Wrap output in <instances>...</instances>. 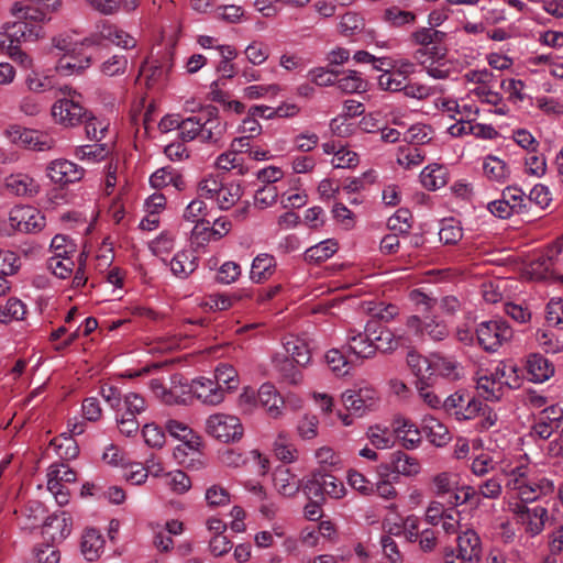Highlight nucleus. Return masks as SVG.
<instances>
[{
  "label": "nucleus",
  "instance_id": "obj_1",
  "mask_svg": "<svg viewBox=\"0 0 563 563\" xmlns=\"http://www.w3.org/2000/svg\"><path fill=\"white\" fill-rule=\"evenodd\" d=\"M446 33L434 27H419L411 33V41L420 47L413 52L415 62L422 66L433 79H448L452 75V63L446 59L444 45Z\"/></svg>",
  "mask_w": 563,
  "mask_h": 563
},
{
  "label": "nucleus",
  "instance_id": "obj_2",
  "mask_svg": "<svg viewBox=\"0 0 563 563\" xmlns=\"http://www.w3.org/2000/svg\"><path fill=\"white\" fill-rule=\"evenodd\" d=\"M53 46L60 54L55 64V70L63 76L79 74L91 64V58L82 54L81 40H75L70 35H59L53 38Z\"/></svg>",
  "mask_w": 563,
  "mask_h": 563
},
{
  "label": "nucleus",
  "instance_id": "obj_3",
  "mask_svg": "<svg viewBox=\"0 0 563 563\" xmlns=\"http://www.w3.org/2000/svg\"><path fill=\"white\" fill-rule=\"evenodd\" d=\"M177 384L181 387V394L192 393L199 400L206 405L217 406L224 399L225 390L219 386L216 380L207 377H198L192 379L190 384L183 383V377H172V390L164 393L163 400L170 402V396L176 393Z\"/></svg>",
  "mask_w": 563,
  "mask_h": 563
},
{
  "label": "nucleus",
  "instance_id": "obj_4",
  "mask_svg": "<svg viewBox=\"0 0 563 563\" xmlns=\"http://www.w3.org/2000/svg\"><path fill=\"white\" fill-rule=\"evenodd\" d=\"M509 510L515 522L530 538L541 534L550 518L548 509L541 505L528 506L523 503H514L509 505Z\"/></svg>",
  "mask_w": 563,
  "mask_h": 563
},
{
  "label": "nucleus",
  "instance_id": "obj_5",
  "mask_svg": "<svg viewBox=\"0 0 563 563\" xmlns=\"http://www.w3.org/2000/svg\"><path fill=\"white\" fill-rule=\"evenodd\" d=\"M86 258L87 256L84 252L70 256H62L60 253H57V255L48 258L47 268L60 279H66L74 274L71 287L80 288L87 283L85 273Z\"/></svg>",
  "mask_w": 563,
  "mask_h": 563
},
{
  "label": "nucleus",
  "instance_id": "obj_6",
  "mask_svg": "<svg viewBox=\"0 0 563 563\" xmlns=\"http://www.w3.org/2000/svg\"><path fill=\"white\" fill-rule=\"evenodd\" d=\"M478 344L487 352H496L512 338L511 327L501 318L478 323L476 331Z\"/></svg>",
  "mask_w": 563,
  "mask_h": 563
},
{
  "label": "nucleus",
  "instance_id": "obj_7",
  "mask_svg": "<svg viewBox=\"0 0 563 563\" xmlns=\"http://www.w3.org/2000/svg\"><path fill=\"white\" fill-rule=\"evenodd\" d=\"M81 44L87 47H102L107 44H113L124 49H131L136 46V40L114 24L103 23L97 25L89 36L82 38Z\"/></svg>",
  "mask_w": 563,
  "mask_h": 563
},
{
  "label": "nucleus",
  "instance_id": "obj_8",
  "mask_svg": "<svg viewBox=\"0 0 563 563\" xmlns=\"http://www.w3.org/2000/svg\"><path fill=\"white\" fill-rule=\"evenodd\" d=\"M205 431L223 443L239 441L243 435V427L240 419L222 412L210 415L206 419Z\"/></svg>",
  "mask_w": 563,
  "mask_h": 563
},
{
  "label": "nucleus",
  "instance_id": "obj_9",
  "mask_svg": "<svg viewBox=\"0 0 563 563\" xmlns=\"http://www.w3.org/2000/svg\"><path fill=\"white\" fill-rule=\"evenodd\" d=\"M47 489L54 496L59 506L69 503L70 493L66 488V484L77 481L76 472L65 463H55L47 471Z\"/></svg>",
  "mask_w": 563,
  "mask_h": 563
},
{
  "label": "nucleus",
  "instance_id": "obj_10",
  "mask_svg": "<svg viewBox=\"0 0 563 563\" xmlns=\"http://www.w3.org/2000/svg\"><path fill=\"white\" fill-rule=\"evenodd\" d=\"M9 224L14 232L36 233L44 229L45 216L31 206H15L9 212Z\"/></svg>",
  "mask_w": 563,
  "mask_h": 563
},
{
  "label": "nucleus",
  "instance_id": "obj_11",
  "mask_svg": "<svg viewBox=\"0 0 563 563\" xmlns=\"http://www.w3.org/2000/svg\"><path fill=\"white\" fill-rule=\"evenodd\" d=\"M52 115L56 123L66 128H73L87 119L88 111L81 104V100L59 98L52 106Z\"/></svg>",
  "mask_w": 563,
  "mask_h": 563
},
{
  "label": "nucleus",
  "instance_id": "obj_12",
  "mask_svg": "<svg viewBox=\"0 0 563 563\" xmlns=\"http://www.w3.org/2000/svg\"><path fill=\"white\" fill-rule=\"evenodd\" d=\"M443 409L456 420H471L479 413L482 401L464 391H455L442 404Z\"/></svg>",
  "mask_w": 563,
  "mask_h": 563
},
{
  "label": "nucleus",
  "instance_id": "obj_13",
  "mask_svg": "<svg viewBox=\"0 0 563 563\" xmlns=\"http://www.w3.org/2000/svg\"><path fill=\"white\" fill-rule=\"evenodd\" d=\"M15 16L18 18L16 21L12 23L7 22L1 27V30H4L9 44L20 46L22 42L36 41L43 36L42 22L26 20L23 13H19Z\"/></svg>",
  "mask_w": 563,
  "mask_h": 563
},
{
  "label": "nucleus",
  "instance_id": "obj_14",
  "mask_svg": "<svg viewBox=\"0 0 563 563\" xmlns=\"http://www.w3.org/2000/svg\"><path fill=\"white\" fill-rule=\"evenodd\" d=\"M45 175L52 183L64 187L81 180L85 169L71 161L57 158L46 165Z\"/></svg>",
  "mask_w": 563,
  "mask_h": 563
},
{
  "label": "nucleus",
  "instance_id": "obj_15",
  "mask_svg": "<svg viewBox=\"0 0 563 563\" xmlns=\"http://www.w3.org/2000/svg\"><path fill=\"white\" fill-rule=\"evenodd\" d=\"M406 324L409 330L413 331L422 340L428 339L440 342L445 340L450 334L445 322L437 318H426L422 320L418 316H410Z\"/></svg>",
  "mask_w": 563,
  "mask_h": 563
},
{
  "label": "nucleus",
  "instance_id": "obj_16",
  "mask_svg": "<svg viewBox=\"0 0 563 563\" xmlns=\"http://www.w3.org/2000/svg\"><path fill=\"white\" fill-rule=\"evenodd\" d=\"M563 423V408L551 405L543 408L534 419L532 432L542 440L549 439Z\"/></svg>",
  "mask_w": 563,
  "mask_h": 563
},
{
  "label": "nucleus",
  "instance_id": "obj_17",
  "mask_svg": "<svg viewBox=\"0 0 563 563\" xmlns=\"http://www.w3.org/2000/svg\"><path fill=\"white\" fill-rule=\"evenodd\" d=\"M367 331H369L373 346H375V353L377 351L391 352L408 342L405 335L397 334L376 321L367 322Z\"/></svg>",
  "mask_w": 563,
  "mask_h": 563
},
{
  "label": "nucleus",
  "instance_id": "obj_18",
  "mask_svg": "<svg viewBox=\"0 0 563 563\" xmlns=\"http://www.w3.org/2000/svg\"><path fill=\"white\" fill-rule=\"evenodd\" d=\"M200 141L205 143H219L227 130V123L219 119L214 107H208L200 112Z\"/></svg>",
  "mask_w": 563,
  "mask_h": 563
},
{
  "label": "nucleus",
  "instance_id": "obj_19",
  "mask_svg": "<svg viewBox=\"0 0 563 563\" xmlns=\"http://www.w3.org/2000/svg\"><path fill=\"white\" fill-rule=\"evenodd\" d=\"M9 135L14 143L40 152L51 150L54 145V140L48 134L36 130L15 126L9 131Z\"/></svg>",
  "mask_w": 563,
  "mask_h": 563
},
{
  "label": "nucleus",
  "instance_id": "obj_20",
  "mask_svg": "<svg viewBox=\"0 0 563 563\" xmlns=\"http://www.w3.org/2000/svg\"><path fill=\"white\" fill-rule=\"evenodd\" d=\"M30 4L22 5L15 2L11 7V13L18 15L23 13L26 20L35 22H45L49 20V14L54 12L60 4V0H29Z\"/></svg>",
  "mask_w": 563,
  "mask_h": 563
},
{
  "label": "nucleus",
  "instance_id": "obj_21",
  "mask_svg": "<svg viewBox=\"0 0 563 563\" xmlns=\"http://www.w3.org/2000/svg\"><path fill=\"white\" fill-rule=\"evenodd\" d=\"M70 531L71 518L66 511L47 517L43 525V534L54 543L64 541Z\"/></svg>",
  "mask_w": 563,
  "mask_h": 563
},
{
  "label": "nucleus",
  "instance_id": "obj_22",
  "mask_svg": "<svg viewBox=\"0 0 563 563\" xmlns=\"http://www.w3.org/2000/svg\"><path fill=\"white\" fill-rule=\"evenodd\" d=\"M375 398L376 391L372 388L346 390L342 394V401L345 408L360 416L374 406Z\"/></svg>",
  "mask_w": 563,
  "mask_h": 563
},
{
  "label": "nucleus",
  "instance_id": "obj_23",
  "mask_svg": "<svg viewBox=\"0 0 563 563\" xmlns=\"http://www.w3.org/2000/svg\"><path fill=\"white\" fill-rule=\"evenodd\" d=\"M5 189L19 197H34L40 190V184L30 175L18 173L11 174L4 179Z\"/></svg>",
  "mask_w": 563,
  "mask_h": 563
},
{
  "label": "nucleus",
  "instance_id": "obj_24",
  "mask_svg": "<svg viewBox=\"0 0 563 563\" xmlns=\"http://www.w3.org/2000/svg\"><path fill=\"white\" fill-rule=\"evenodd\" d=\"M457 552L470 563L478 562L482 558L483 547L478 533L474 529H466L457 536Z\"/></svg>",
  "mask_w": 563,
  "mask_h": 563
},
{
  "label": "nucleus",
  "instance_id": "obj_25",
  "mask_svg": "<svg viewBox=\"0 0 563 563\" xmlns=\"http://www.w3.org/2000/svg\"><path fill=\"white\" fill-rule=\"evenodd\" d=\"M554 483L545 476L529 477L518 498L519 503H532L543 496H548L554 492Z\"/></svg>",
  "mask_w": 563,
  "mask_h": 563
},
{
  "label": "nucleus",
  "instance_id": "obj_26",
  "mask_svg": "<svg viewBox=\"0 0 563 563\" xmlns=\"http://www.w3.org/2000/svg\"><path fill=\"white\" fill-rule=\"evenodd\" d=\"M395 435L401 440L402 446L407 450H413L421 443V431L410 420L398 417L393 421Z\"/></svg>",
  "mask_w": 563,
  "mask_h": 563
},
{
  "label": "nucleus",
  "instance_id": "obj_27",
  "mask_svg": "<svg viewBox=\"0 0 563 563\" xmlns=\"http://www.w3.org/2000/svg\"><path fill=\"white\" fill-rule=\"evenodd\" d=\"M528 378L534 383H543L554 374V365L543 355L534 353L526 362Z\"/></svg>",
  "mask_w": 563,
  "mask_h": 563
},
{
  "label": "nucleus",
  "instance_id": "obj_28",
  "mask_svg": "<svg viewBox=\"0 0 563 563\" xmlns=\"http://www.w3.org/2000/svg\"><path fill=\"white\" fill-rule=\"evenodd\" d=\"M274 487L278 494L285 497L295 496L300 487V479L289 468L278 466L273 473Z\"/></svg>",
  "mask_w": 563,
  "mask_h": 563
},
{
  "label": "nucleus",
  "instance_id": "obj_29",
  "mask_svg": "<svg viewBox=\"0 0 563 563\" xmlns=\"http://www.w3.org/2000/svg\"><path fill=\"white\" fill-rule=\"evenodd\" d=\"M349 351L357 358H369L375 355V346H373L367 324L364 332L350 331L347 336Z\"/></svg>",
  "mask_w": 563,
  "mask_h": 563
},
{
  "label": "nucleus",
  "instance_id": "obj_30",
  "mask_svg": "<svg viewBox=\"0 0 563 563\" xmlns=\"http://www.w3.org/2000/svg\"><path fill=\"white\" fill-rule=\"evenodd\" d=\"M283 345L287 354L297 365L305 366L310 362L311 352L305 338L289 334L285 336Z\"/></svg>",
  "mask_w": 563,
  "mask_h": 563
},
{
  "label": "nucleus",
  "instance_id": "obj_31",
  "mask_svg": "<svg viewBox=\"0 0 563 563\" xmlns=\"http://www.w3.org/2000/svg\"><path fill=\"white\" fill-rule=\"evenodd\" d=\"M483 173L489 181L505 184L509 180L511 170L506 161L488 155L483 161Z\"/></svg>",
  "mask_w": 563,
  "mask_h": 563
},
{
  "label": "nucleus",
  "instance_id": "obj_32",
  "mask_svg": "<svg viewBox=\"0 0 563 563\" xmlns=\"http://www.w3.org/2000/svg\"><path fill=\"white\" fill-rule=\"evenodd\" d=\"M24 85L29 92L41 95L55 88L54 77L46 71L32 68L24 77Z\"/></svg>",
  "mask_w": 563,
  "mask_h": 563
},
{
  "label": "nucleus",
  "instance_id": "obj_33",
  "mask_svg": "<svg viewBox=\"0 0 563 563\" xmlns=\"http://www.w3.org/2000/svg\"><path fill=\"white\" fill-rule=\"evenodd\" d=\"M275 269V257L267 253H261L252 262L250 278L254 283H263L273 276Z\"/></svg>",
  "mask_w": 563,
  "mask_h": 563
},
{
  "label": "nucleus",
  "instance_id": "obj_34",
  "mask_svg": "<svg viewBox=\"0 0 563 563\" xmlns=\"http://www.w3.org/2000/svg\"><path fill=\"white\" fill-rule=\"evenodd\" d=\"M258 401L266 408L272 418H278L283 413L284 400L272 384H263L258 389Z\"/></svg>",
  "mask_w": 563,
  "mask_h": 563
},
{
  "label": "nucleus",
  "instance_id": "obj_35",
  "mask_svg": "<svg viewBox=\"0 0 563 563\" xmlns=\"http://www.w3.org/2000/svg\"><path fill=\"white\" fill-rule=\"evenodd\" d=\"M104 539L96 529H87L82 534L81 553L89 562L98 560L103 551Z\"/></svg>",
  "mask_w": 563,
  "mask_h": 563
},
{
  "label": "nucleus",
  "instance_id": "obj_36",
  "mask_svg": "<svg viewBox=\"0 0 563 563\" xmlns=\"http://www.w3.org/2000/svg\"><path fill=\"white\" fill-rule=\"evenodd\" d=\"M391 471L397 475L407 477L416 476L420 473L419 461L402 451H396L391 454Z\"/></svg>",
  "mask_w": 563,
  "mask_h": 563
},
{
  "label": "nucleus",
  "instance_id": "obj_37",
  "mask_svg": "<svg viewBox=\"0 0 563 563\" xmlns=\"http://www.w3.org/2000/svg\"><path fill=\"white\" fill-rule=\"evenodd\" d=\"M420 181L426 189L431 191L438 190L448 183L446 168L439 164L428 165L420 173Z\"/></svg>",
  "mask_w": 563,
  "mask_h": 563
},
{
  "label": "nucleus",
  "instance_id": "obj_38",
  "mask_svg": "<svg viewBox=\"0 0 563 563\" xmlns=\"http://www.w3.org/2000/svg\"><path fill=\"white\" fill-rule=\"evenodd\" d=\"M422 430L429 441L437 446H442L450 441L448 428L432 416H426L423 418Z\"/></svg>",
  "mask_w": 563,
  "mask_h": 563
},
{
  "label": "nucleus",
  "instance_id": "obj_39",
  "mask_svg": "<svg viewBox=\"0 0 563 563\" xmlns=\"http://www.w3.org/2000/svg\"><path fill=\"white\" fill-rule=\"evenodd\" d=\"M242 196V188L240 184L230 181V183H222L220 190L218 191L214 202L217 206L222 209L227 210L230 209L232 206L235 205V202L239 201V199Z\"/></svg>",
  "mask_w": 563,
  "mask_h": 563
},
{
  "label": "nucleus",
  "instance_id": "obj_40",
  "mask_svg": "<svg viewBox=\"0 0 563 563\" xmlns=\"http://www.w3.org/2000/svg\"><path fill=\"white\" fill-rule=\"evenodd\" d=\"M196 267V257L191 252H178L170 261V271L175 276L180 278H186Z\"/></svg>",
  "mask_w": 563,
  "mask_h": 563
},
{
  "label": "nucleus",
  "instance_id": "obj_41",
  "mask_svg": "<svg viewBox=\"0 0 563 563\" xmlns=\"http://www.w3.org/2000/svg\"><path fill=\"white\" fill-rule=\"evenodd\" d=\"M338 250V244L333 240H324L305 252V260L309 263H321L330 258Z\"/></svg>",
  "mask_w": 563,
  "mask_h": 563
},
{
  "label": "nucleus",
  "instance_id": "obj_42",
  "mask_svg": "<svg viewBox=\"0 0 563 563\" xmlns=\"http://www.w3.org/2000/svg\"><path fill=\"white\" fill-rule=\"evenodd\" d=\"M476 389L486 400H499L504 395L501 383L496 382L492 374L482 375L477 379Z\"/></svg>",
  "mask_w": 563,
  "mask_h": 563
},
{
  "label": "nucleus",
  "instance_id": "obj_43",
  "mask_svg": "<svg viewBox=\"0 0 563 563\" xmlns=\"http://www.w3.org/2000/svg\"><path fill=\"white\" fill-rule=\"evenodd\" d=\"M217 167L222 170H235L238 175H244L249 168L244 165V158L241 154L230 150L218 156Z\"/></svg>",
  "mask_w": 563,
  "mask_h": 563
},
{
  "label": "nucleus",
  "instance_id": "obj_44",
  "mask_svg": "<svg viewBox=\"0 0 563 563\" xmlns=\"http://www.w3.org/2000/svg\"><path fill=\"white\" fill-rule=\"evenodd\" d=\"M407 364L413 374L421 379L429 378L433 375V356L431 358H427L415 351H410L407 354Z\"/></svg>",
  "mask_w": 563,
  "mask_h": 563
},
{
  "label": "nucleus",
  "instance_id": "obj_45",
  "mask_svg": "<svg viewBox=\"0 0 563 563\" xmlns=\"http://www.w3.org/2000/svg\"><path fill=\"white\" fill-rule=\"evenodd\" d=\"M214 377L217 384L223 387L224 390L231 391L238 388V372L232 365L228 363H220L216 367Z\"/></svg>",
  "mask_w": 563,
  "mask_h": 563
},
{
  "label": "nucleus",
  "instance_id": "obj_46",
  "mask_svg": "<svg viewBox=\"0 0 563 563\" xmlns=\"http://www.w3.org/2000/svg\"><path fill=\"white\" fill-rule=\"evenodd\" d=\"M432 372L433 375L438 374L450 380H456L461 376L460 365L455 361L442 357L440 355H433Z\"/></svg>",
  "mask_w": 563,
  "mask_h": 563
},
{
  "label": "nucleus",
  "instance_id": "obj_47",
  "mask_svg": "<svg viewBox=\"0 0 563 563\" xmlns=\"http://www.w3.org/2000/svg\"><path fill=\"white\" fill-rule=\"evenodd\" d=\"M383 19L391 26L401 27L413 24L417 15L412 11L401 10L398 7H390L384 11Z\"/></svg>",
  "mask_w": 563,
  "mask_h": 563
},
{
  "label": "nucleus",
  "instance_id": "obj_48",
  "mask_svg": "<svg viewBox=\"0 0 563 563\" xmlns=\"http://www.w3.org/2000/svg\"><path fill=\"white\" fill-rule=\"evenodd\" d=\"M334 85L344 93H357L366 89L365 80L355 70H350L344 76L335 78Z\"/></svg>",
  "mask_w": 563,
  "mask_h": 563
},
{
  "label": "nucleus",
  "instance_id": "obj_49",
  "mask_svg": "<svg viewBox=\"0 0 563 563\" xmlns=\"http://www.w3.org/2000/svg\"><path fill=\"white\" fill-rule=\"evenodd\" d=\"M51 445L54 446L57 455L65 461L73 460L79 454V446L73 437L62 434L59 438L54 439Z\"/></svg>",
  "mask_w": 563,
  "mask_h": 563
},
{
  "label": "nucleus",
  "instance_id": "obj_50",
  "mask_svg": "<svg viewBox=\"0 0 563 563\" xmlns=\"http://www.w3.org/2000/svg\"><path fill=\"white\" fill-rule=\"evenodd\" d=\"M274 452L278 460L292 463L297 460V449L287 434L280 433L274 442Z\"/></svg>",
  "mask_w": 563,
  "mask_h": 563
},
{
  "label": "nucleus",
  "instance_id": "obj_51",
  "mask_svg": "<svg viewBox=\"0 0 563 563\" xmlns=\"http://www.w3.org/2000/svg\"><path fill=\"white\" fill-rule=\"evenodd\" d=\"M26 312L25 305L18 298H10L5 303H0V322L23 319Z\"/></svg>",
  "mask_w": 563,
  "mask_h": 563
},
{
  "label": "nucleus",
  "instance_id": "obj_52",
  "mask_svg": "<svg viewBox=\"0 0 563 563\" xmlns=\"http://www.w3.org/2000/svg\"><path fill=\"white\" fill-rule=\"evenodd\" d=\"M463 238L461 223L454 219H444L441 222L439 239L444 244H456Z\"/></svg>",
  "mask_w": 563,
  "mask_h": 563
},
{
  "label": "nucleus",
  "instance_id": "obj_53",
  "mask_svg": "<svg viewBox=\"0 0 563 563\" xmlns=\"http://www.w3.org/2000/svg\"><path fill=\"white\" fill-rule=\"evenodd\" d=\"M366 435L369 442L378 450L389 449L394 445V437L385 427L378 424L369 427Z\"/></svg>",
  "mask_w": 563,
  "mask_h": 563
},
{
  "label": "nucleus",
  "instance_id": "obj_54",
  "mask_svg": "<svg viewBox=\"0 0 563 563\" xmlns=\"http://www.w3.org/2000/svg\"><path fill=\"white\" fill-rule=\"evenodd\" d=\"M246 60L253 66L264 64L269 57V47L261 41L251 42L244 49Z\"/></svg>",
  "mask_w": 563,
  "mask_h": 563
},
{
  "label": "nucleus",
  "instance_id": "obj_55",
  "mask_svg": "<svg viewBox=\"0 0 563 563\" xmlns=\"http://www.w3.org/2000/svg\"><path fill=\"white\" fill-rule=\"evenodd\" d=\"M278 84L251 85L243 89V97L249 100L274 98L280 92Z\"/></svg>",
  "mask_w": 563,
  "mask_h": 563
},
{
  "label": "nucleus",
  "instance_id": "obj_56",
  "mask_svg": "<svg viewBox=\"0 0 563 563\" xmlns=\"http://www.w3.org/2000/svg\"><path fill=\"white\" fill-rule=\"evenodd\" d=\"M496 382L501 383V388H512L517 385L516 367L506 363H498L494 371L490 373Z\"/></svg>",
  "mask_w": 563,
  "mask_h": 563
},
{
  "label": "nucleus",
  "instance_id": "obj_57",
  "mask_svg": "<svg viewBox=\"0 0 563 563\" xmlns=\"http://www.w3.org/2000/svg\"><path fill=\"white\" fill-rule=\"evenodd\" d=\"M165 484L176 494H184L191 487L190 478L180 470L167 472L165 474Z\"/></svg>",
  "mask_w": 563,
  "mask_h": 563
},
{
  "label": "nucleus",
  "instance_id": "obj_58",
  "mask_svg": "<svg viewBox=\"0 0 563 563\" xmlns=\"http://www.w3.org/2000/svg\"><path fill=\"white\" fill-rule=\"evenodd\" d=\"M147 404L143 396L136 393H128L122 397L121 410L124 409V415L134 416L140 415L146 410Z\"/></svg>",
  "mask_w": 563,
  "mask_h": 563
},
{
  "label": "nucleus",
  "instance_id": "obj_59",
  "mask_svg": "<svg viewBox=\"0 0 563 563\" xmlns=\"http://www.w3.org/2000/svg\"><path fill=\"white\" fill-rule=\"evenodd\" d=\"M305 495L309 499L313 500H323L324 492H323V473L316 472L313 473L301 486Z\"/></svg>",
  "mask_w": 563,
  "mask_h": 563
},
{
  "label": "nucleus",
  "instance_id": "obj_60",
  "mask_svg": "<svg viewBox=\"0 0 563 563\" xmlns=\"http://www.w3.org/2000/svg\"><path fill=\"white\" fill-rule=\"evenodd\" d=\"M207 205L201 199L192 200L184 211V219L191 223H206L210 224L211 221L206 219Z\"/></svg>",
  "mask_w": 563,
  "mask_h": 563
},
{
  "label": "nucleus",
  "instance_id": "obj_61",
  "mask_svg": "<svg viewBox=\"0 0 563 563\" xmlns=\"http://www.w3.org/2000/svg\"><path fill=\"white\" fill-rule=\"evenodd\" d=\"M498 465L499 461L490 453L483 452L473 460L471 470L475 476H485L489 472L495 471Z\"/></svg>",
  "mask_w": 563,
  "mask_h": 563
},
{
  "label": "nucleus",
  "instance_id": "obj_62",
  "mask_svg": "<svg viewBox=\"0 0 563 563\" xmlns=\"http://www.w3.org/2000/svg\"><path fill=\"white\" fill-rule=\"evenodd\" d=\"M108 153L104 145L92 144L76 147L74 155L80 161L98 162L106 158Z\"/></svg>",
  "mask_w": 563,
  "mask_h": 563
},
{
  "label": "nucleus",
  "instance_id": "obj_63",
  "mask_svg": "<svg viewBox=\"0 0 563 563\" xmlns=\"http://www.w3.org/2000/svg\"><path fill=\"white\" fill-rule=\"evenodd\" d=\"M339 29L343 35L352 36L364 29V19L355 12H347L342 15Z\"/></svg>",
  "mask_w": 563,
  "mask_h": 563
},
{
  "label": "nucleus",
  "instance_id": "obj_64",
  "mask_svg": "<svg viewBox=\"0 0 563 563\" xmlns=\"http://www.w3.org/2000/svg\"><path fill=\"white\" fill-rule=\"evenodd\" d=\"M278 195L275 185H263L254 194V205L260 209L269 208L277 201Z\"/></svg>",
  "mask_w": 563,
  "mask_h": 563
}]
</instances>
